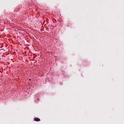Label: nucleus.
Segmentation results:
<instances>
[{"mask_svg":"<svg viewBox=\"0 0 124 124\" xmlns=\"http://www.w3.org/2000/svg\"><path fill=\"white\" fill-rule=\"evenodd\" d=\"M34 120L35 122H40V119L38 118H34Z\"/></svg>","mask_w":124,"mask_h":124,"instance_id":"obj_1","label":"nucleus"},{"mask_svg":"<svg viewBox=\"0 0 124 124\" xmlns=\"http://www.w3.org/2000/svg\"><path fill=\"white\" fill-rule=\"evenodd\" d=\"M33 37H34L33 36V35H32V38H33Z\"/></svg>","mask_w":124,"mask_h":124,"instance_id":"obj_2","label":"nucleus"},{"mask_svg":"<svg viewBox=\"0 0 124 124\" xmlns=\"http://www.w3.org/2000/svg\"><path fill=\"white\" fill-rule=\"evenodd\" d=\"M30 81H31V79H29Z\"/></svg>","mask_w":124,"mask_h":124,"instance_id":"obj_3","label":"nucleus"}]
</instances>
